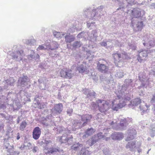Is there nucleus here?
I'll return each instance as SVG.
<instances>
[{
  "label": "nucleus",
  "instance_id": "obj_1",
  "mask_svg": "<svg viewBox=\"0 0 155 155\" xmlns=\"http://www.w3.org/2000/svg\"><path fill=\"white\" fill-rule=\"evenodd\" d=\"M130 10V15L131 17V26L136 31L141 30L144 25L142 21H139L136 18H141L145 15V12L138 7L134 8Z\"/></svg>",
  "mask_w": 155,
  "mask_h": 155
},
{
  "label": "nucleus",
  "instance_id": "obj_2",
  "mask_svg": "<svg viewBox=\"0 0 155 155\" xmlns=\"http://www.w3.org/2000/svg\"><path fill=\"white\" fill-rule=\"evenodd\" d=\"M97 68L99 71L105 74L104 77L100 76V79L103 81L104 84V89L105 90L110 89L111 86L113 85V80L111 73L110 72H108V66L105 64L98 62L97 63Z\"/></svg>",
  "mask_w": 155,
  "mask_h": 155
},
{
  "label": "nucleus",
  "instance_id": "obj_3",
  "mask_svg": "<svg viewBox=\"0 0 155 155\" xmlns=\"http://www.w3.org/2000/svg\"><path fill=\"white\" fill-rule=\"evenodd\" d=\"M104 6L101 5L95 7L94 5L84 8L83 10L82 14L86 18L90 20H98L103 14L101 13Z\"/></svg>",
  "mask_w": 155,
  "mask_h": 155
},
{
  "label": "nucleus",
  "instance_id": "obj_4",
  "mask_svg": "<svg viewBox=\"0 0 155 155\" xmlns=\"http://www.w3.org/2000/svg\"><path fill=\"white\" fill-rule=\"evenodd\" d=\"M119 91L116 93L117 99L129 101L131 99L130 90L124 84L119 88Z\"/></svg>",
  "mask_w": 155,
  "mask_h": 155
},
{
  "label": "nucleus",
  "instance_id": "obj_5",
  "mask_svg": "<svg viewBox=\"0 0 155 155\" xmlns=\"http://www.w3.org/2000/svg\"><path fill=\"white\" fill-rule=\"evenodd\" d=\"M138 79L141 83L140 85L138 87L139 89L147 88V87L150 86L151 82L153 81L152 79L146 77L144 72H140L139 74Z\"/></svg>",
  "mask_w": 155,
  "mask_h": 155
},
{
  "label": "nucleus",
  "instance_id": "obj_6",
  "mask_svg": "<svg viewBox=\"0 0 155 155\" xmlns=\"http://www.w3.org/2000/svg\"><path fill=\"white\" fill-rule=\"evenodd\" d=\"M30 81V78L26 75L23 74L18 79L17 81V86L20 89V91H24L26 88L28 87V83Z\"/></svg>",
  "mask_w": 155,
  "mask_h": 155
},
{
  "label": "nucleus",
  "instance_id": "obj_7",
  "mask_svg": "<svg viewBox=\"0 0 155 155\" xmlns=\"http://www.w3.org/2000/svg\"><path fill=\"white\" fill-rule=\"evenodd\" d=\"M112 56L114 58V62L117 67H119L118 64L122 62L123 60L127 59L129 58V56L125 51H123L121 53L117 51L112 54Z\"/></svg>",
  "mask_w": 155,
  "mask_h": 155
},
{
  "label": "nucleus",
  "instance_id": "obj_8",
  "mask_svg": "<svg viewBox=\"0 0 155 155\" xmlns=\"http://www.w3.org/2000/svg\"><path fill=\"white\" fill-rule=\"evenodd\" d=\"M132 118L127 117L121 119L120 123L118 124H114V126H116L114 129L118 130H126L129 123L132 121Z\"/></svg>",
  "mask_w": 155,
  "mask_h": 155
},
{
  "label": "nucleus",
  "instance_id": "obj_9",
  "mask_svg": "<svg viewBox=\"0 0 155 155\" xmlns=\"http://www.w3.org/2000/svg\"><path fill=\"white\" fill-rule=\"evenodd\" d=\"M73 137L72 135L67 134H63L59 140V141L63 145L65 144L66 145H70L73 143Z\"/></svg>",
  "mask_w": 155,
  "mask_h": 155
},
{
  "label": "nucleus",
  "instance_id": "obj_10",
  "mask_svg": "<svg viewBox=\"0 0 155 155\" xmlns=\"http://www.w3.org/2000/svg\"><path fill=\"white\" fill-rule=\"evenodd\" d=\"M12 59L18 61L22 60L23 57L25 55L24 51L22 50L16 51L10 54Z\"/></svg>",
  "mask_w": 155,
  "mask_h": 155
},
{
  "label": "nucleus",
  "instance_id": "obj_11",
  "mask_svg": "<svg viewBox=\"0 0 155 155\" xmlns=\"http://www.w3.org/2000/svg\"><path fill=\"white\" fill-rule=\"evenodd\" d=\"M63 106L62 103H59L55 104L51 110V114L49 116V117L50 118L51 117H52V114L56 116L61 114L63 111Z\"/></svg>",
  "mask_w": 155,
  "mask_h": 155
},
{
  "label": "nucleus",
  "instance_id": "obj_12",
  "mask_svg": "<svg viewBox=\"0 0 155 155\" xmlns=\"http://www.w3.org/2000/svg\"><path fill=\"white\" fill-rule=\"evenodd\" d=\"M80 120L84 126L90 124L93 117L92 115L91 114H86L82 115H79Z\"/></svg>",
  "mask_w": 155,
  "mask_h": 155
},
{
  "label": "nucleus",
  "instance_id": "obj_13",
  "mask_svg": "<svg viewBox=\"0 0 155 155\" xmlns=\"http://www.w3.org/2000/svg\"><path fill=\"white\" fill-rule=\"evenodd\" d=\"M149 53L148 51L143 49H140L137 51L136 60L139 62L141 63L143 59L148 56Z\"/></svg>",
  "mask_w": 155,
  "mask_h": 155
},
{
  "label": "nucleus",
  "instance_id": "obj_14",
  "mask_svg": "<svg viewBox=\"0 0 155 155\" xmlns=\"http://www.w3.org/2000/svg\"><path fill=\"white\" fill-rule=\"evenodd\" d=\"M63 150L58 146L55 147L50 148L45 153L46 155H54L57 152H60L63 151Z\"/></svg>",
  "mask_w": 155,
  "mask_h": 155
},
{
  "label": "nucleus",
  "instance_id": "obj_15",
  "mask_svg": "<svg viewBox=\"0 0 155 155\" xmlns=\"http://www.w3.org/2000/svg\"><path fill=\"white\" fill-rule=\"evenodd\" d=\"M4 81V83L6 84L4 86V88L8 89L10 88V87L14 86L15 81L13 78H10L5 80Z\"/></svg>",
  "mask_w": 155,
  "mask_h": 155
},
{
  "label": "nucleus",
  "instance_id": "obj_16",
  "mask_svg": "<svg viewBox=\"0 0 155 155\" xmlns=\"http://www.w3.org/2000/svg\"><path fill=\"white\" fill-rule=\"evenodd\" d=\"M41 130L39 127H36L33 129L32 132L33 138L37 140L39 139L41 134Z\"/></svg>",
  "mask_w": 155,
  "mask_h": 155
},
{
  "label": "nucleus",
  "instance_id": "obj_17",
  "mask_svg": "<svg viewBox=\"0 0 155 155\" xmlns=\"http://www.w3.org/2000/svg\"><path fill=\"white\" fill-rule=\"evenodd\" d=\"M128 136L126 139V141H129L133 140L137 134L136 130L134 128L129 129L128 130Z\"/></svg>",
  "mask_w": 155,
  "mask_h": 155
},
{
  "label": "nucleus",
  "instance_id": "obj_18",
  "mask_svg": "<svg viewBox=\"0 0 155 155\" xmlns=\"http://www.w3.org/2000/svg\"><path fill=\"white\" fill-rule=\"evenodd\" d=\"M111 137L113 140H120L123 138L124 136L121 132H117L112 133Z\"/></svg>",
  "mask_w": 155,
  "mask_h": 155
},
{
  "label": "nucleus",
  "instance_id": "obj_19",
  "mask_svg": "<svg viewBox=\"0 0 155 155\" xmlns=\"http://www.w3.org/2000/svg\"><path fill=\"white\" fill-rule=\"evenodd\" d=\"M88 39L89 41L94 42L97 39L98 37L97 31L96 30H92L91 33L88 34Z\"/></svg>",
  "mask_w": 155,
  "mask_h": 155
},
{
  "label": "nucleus",
  "instance_id": "obj_20",
  "mask_svg": "<svg viewBox=\"0 0 155 155\" xmlns=\"http://www.w3.org/2000/svg\"><path fill=\"white\" fill-rule=\"evenodd\" d=\"M95 131V129L92 127L88 128L84 133L82 134L83 135L82 136V138L83 139H85L88 137L91 136L93 134Z\"/></svg>",
  "mask_w": 155,
  "mask_h": 155
},
{
  "label": "nucleus",
  "instance_id": "obj_21",
  "mask_svg": "<svg viewBox=\"0 0 155 155\" xmlns=\"http://www.w3.org/2000/svg\"><path fill=\"white\" fill-rule=\"evenodd\" d=\"M98 109L100 112L103 113L107 111L109 108L108 103L106 101L101 104V105H98Z\"/></svg>",
  "mask_w": 155,
  "mask_h": 155
},
{
  "label": "nucleus",
  "instance_id": "obj_22",
  "mask_svg": "<svg viewBox=\"0 0 155 155\" xmlns=\"http://www.w3.org/2000/svg\"><path fill=\"white\" fill-rule=\"evenodd\" d=\"M141 102V100L139 98H137L133 100L130 102L128 106L129 107L133 109L134 107L137 106L140 104Z\"/></svg>",
  "mask_w": 155,
  "mask_h": 155
},
{
  "label": "nucleus",
  "instance_id": "obj_23",
  "mask_svg": "<svg viewBox=\"0 0 155 155\" xmlns=\"http://www.w3.org/2000/svg\"><path fill=\"white\" fill-rule=\"evenodd\" d=\"M40 56L39 55L35 53L34 51L31 50L30 54L28 55V58L29 60H33L38 61L39 60Z\"/></svg>",
  "mask_w": 155,
  "mask_h": 155
},
{
  "label": "nucleus",
  "instance_id": "obj_24",
  "mask_svg": "<svg viewBox=\"0 0 155 155\" xmlns=\"http://www.w3.org/2000/svg\"><path fill=\"white\" fill-rule=\"evenodd\" d=\"M124 101L123 100L122 102L120 101L117 104L113 105L112 107L113 110L117 111L119 109L121 108L124 107L126 104Z\"/></svg>",
  "mask_w": 155,
  "mask_h": 155
},
{
  "label": "nucleus",
  "instance_id": "obj_25",
  "mask_svg": "<svg viewBox=\"0 0 155 155\" xmlns=\"http://www.w3.org/2000/svg\"><path fill=\"white\" fill-rule=\"evenodd\" d=\"M82 146V144L78 142L73 144L71 147L70 150L72 152H75L79 150V148L81 147Z\"/></svg>",
  "mask_w": 155,
  "mask_h": 155
},
{
  "label": "nucleus",
  "instance_id": "obj_26",
  "mask_svg": "<svg viewBox=\"0 0 155 155\" xmlns=\"http://www.w3.org/2000/svg\"><path fill=\"white\" fill-rule=\"evenodd\" d=\"M65 41L66 43H71L74 41L75 39V37L73 35L70 34H67L65 36Z\"/></svg>",
  "mask_w": 155,
  "mask_h": 155
},
{
  "label": "nucleus",
  "instance_id": "obj_27",
  "mask_svg": "<svg viewBox=\"0 0 155 155\" xmlns=\"http://www.w3.org/2000/svg\"><path fill=\"white\" fill-rule=\"evenodd\" d=\"M150 106V105L146 104L144 105H140L139 108L140 109L141 114L143 115L144 114L147 113L148 110V108Z\"/></svg>",
  "mask_w": 155,
  "mask_h": 155
},
{
  "label": "nucleus",
  "instance_id": "obj_28",
  "mask_svg": "<svg viewBox=\"0 0 155 155\" xmlns=\"http://www.w3.org/2000/svg\"><path fill=\"white\" fill-rule=\"evenodd\" d=\"M133 80L131 79H127L125 80L124 84L130 90L134 86L133 83Z\"/></svg>",
  "mask_w": 155,
  "mask_h": 155
},
{
  "label": "nucleus",
  "instance_id": "obj_29",
  "mask_svg": "<svg viewBox=\"0 0 155 155\" xmlns=\"http://www.w3.org/2000/svg\"><path fill=\"white\" fill-rule=\"evenodd\" d=\"M76 70L78 71L80 73H83L87 70V67L86 65L83 64L78 65L76 67Z\"/></svg>",
  "mask_w": 155,
  "mask_h": 155
},
{
  "label": "nucleus",
  "instance_id": "obj_30",
  "mask_svg": "<svg viewBox=\"0 0 155 155\" xmlns=\"http://www.w3.org/2000/svg\"><path fill=\"white\" fill-rule=\"evenodd\" d=\"M6 107L3 96H0V110H5Z\"/></svg>",
  "mask_w": 155,
  "mask_h": 155
},
{
  "label": "nucleus",
  "instance_id": "obj_31",
  "mask_svg": "<svg viewBox=\"0 0 155 155\" xmlns=\"http://www.w3.org/2000/svg\"><path fill=\"white\" fill-rule=\"evenodd\" d=\"M97 138L94 136H92L87 141V143L90 146H92L98 141Z\"/></svg>",
  "mask_w": 155,
  "mask_h": 155
},
{
  "label": "nucleus",
  "instance_id": "obj_32",
  "mask_svg": "<svg viewBox=\"0 0 155 155\" xmlns=\"http://www.w3.org/2000/svg\"><path fill=\"white\" fill-rule=\"evenodd\" d=\"M75 128L76 129H81L82 127H85L83 125V124L80 120H77L74 123Z\"/></svg>",
  "mask_w": 155,
  "mask_h": 155
},
{
  "label": "nucleus",
  "instance_id": "obj_33",
  "mask_svg": "<svg viewBox=\"0 0 155 155\" xmlns=\"http://www.w3.org/2000/svg\"><path fill=\"white\" fill-rule=\"evenodd\" d=\"M96 94L93 90H90L86 97L91 101L95 97Z\"/></svg>",
  "mask_w": 155,
  "mask_h": 155
},
{
  "label": "nucleus",
  "instance_id": "obj_34",
  "mask_svg": "<svg viewBox=\"0 0 155 155\" xmlns=\"http://www.w3.org/2000/svg\"><path fill=\"white\" fill-rule=\"evenodd\" d=\"M36 41L35 40L34 38L25 40V43L26 44L30 45H34L36 44Z\"/></svg>",
  "mask_w": 155,
  "mask_h": 155
},
{
  "label": "nucleus",
  "instance_id": "obj_35",
  "mask_svg": "<svg viewBox=\"0 0 155 155\" xmlns=\"http://www.w3.org/2000/svg\"><path fill=\"white\" fill-rule=\"evenodd\" d=\"M135 147V142L130 141L128 142L127 144L126 147L127 148H129L130 150H132Z\"/></svg>",
  "mask_w": 155,
  "mask_h": 155
},
{
  "label": "nucleus",
  "instance_id": "obj_36",
  "mask_svg": "<svg viewBox=\"0 0 155 155\" xmlns=\"http://www.w3.org/2000/svg\"><path fill=\"white\" fill-rule=\"evenodd\" d=\"M124 75V73L122 70H117L115 76L116 77L120 78H122Z\"/></svg>",
  "mask_w": 155,
  "mask_h": 155
},
{
  "label": "nucleus",
  "instance_id": "obj_37",
  "mask_svg": "<svg viewBox=\"0 0 155 155\" xmlns=\"http://www.w3.org/2000/svg\"><path fill=\"white\" fill-rule=\"evenodd\" d=\"M110 41V39H108L107 41L104 40L99 44L101 47H104L108 49L110 47V46H107V42Z\"/></svg>",
  "mask_w": 155,
  "mask_h": 155
},
{
  "label": "nucleus",
  "instance_id": "obj_38",
  "mask_svg": "<svg viewBox=\"0 0 155 155\" xmlns=\"http://www.w3.org/2000/svg\"><path fill=\"white\" fill-rule=\"evenodd\" d=\"M82 45L80 41H75L72 45V46L74 48H80Z\"/></svg>",
  "mask_w": 155,
  "mask_h": 155
},
{
  "label": "nucleus",
  "instance_id": "obj_39",
  "mask_svg": "<svg viewBox=\"0 0 155 155\" xmlns=\"http://www.w3.org/2000/svg\"><path fill=\"white\" fill-rule=\"evenodd\" d=\"M72 71L71 69L66 70L65 78L70 79L73 77V74L71 73Z\"/></svg>",
  "mask_w": 155,
  "mask_h": 155
},
{
  "label": "nucleus",
  "instance_id": "obj_40",
  "mask_svg": "<svg viewBox=\"0 0 155 155\" xmlns=\"http://www.w3.org/2000/svg\"><path fill=\"white\" fill-rule=\"evenodd\" d=\"M80 155H89L90 152L85 149L82 148L80 152Z\"/></svg>",
  "mask_w": 155,
  "mask_h": 155
},
{
  "label": "nucleus",
  "instance_id": "obj_41",
  "mask_svg": "<svg viewBox=\"0 0 155 155\" xmlns=\"http://www.w3.org/2000/svg\"><path fill=\"white\" fill-rule=\"evenodd\" d=\"M150 133V136L151 137H153L155 136V125H153L151 126Z\"/></svg>",
  "mask_w": 155,
  "mask_h": 155
},
{
  "label": "nucleus",
  "instance_id": "obj_42",
  "mask_svg": "<svg viewBox=\"0 0 155 155\" xmlns=\"http://www.w3.org/2000/svg\"><path fill=\"white\" fill-rule=\"evenodd\" d=\"M20 102H15L13 106V111L18 110L20 108Z\"/></svg>",
  "mask_w": 155,
  "mask_h": 155
},
{
  "label": "nucleus",
  "instance_id": "obj_43",
  "mask_svg": "<svg viewBox=\"0 0 155 155\" xmlns=\"http://www.w3.org/2000/svg\"><path fill=\"white\" fill-rule=\"evenodd\" d=\"M128 46L130 49L134 50H136L137 48L136 44L133 42L128 43Z\"/></svg>",
  "mask_w": 155,
  "mask_h": 155
},
{
  "label": "nucleus",
  "instance_id": "obj_44",
  "mask_svg": "<svg viewBox=\"0 0 155 155\" xmlns=\"http://www.w3.org/2000/svg\"><path fill=\"white\" fill-rule=\"evenodd\" d=\"M27 125V123L25 120L22 121L21 123L19 128L21 130H23L26 127Z\"/></svg>",
  "mask_w": 155,
  "mask_h": 155
},
{
  "label": "nucleus",
  "instance_id": "obj_45",
  "mask_svg": "<svg viewBox=\"0 0 155 155\" xmlns=\"http://www.w3.org/2000/svg\"><path fill=\"white\" fill-rule=\"evenodd\" d=\"M91 109L94 110H96L98 106L97 104L94 102H92L90 106Z\"/></svg>",
  "mask_w": 155,
  "mask_h": 155
},
{
  "label": "nucleus",
  "instance_id": "obj_46",
  "mask_svg": "<svg viewBox=\"0 0 155 155\" xmlns=\"http://www.w3.org/2000/svg\"><path fill=\"white\" fill-rule=\"evenodd\" d=\"M118 23V22L117 21L116 19L114 18V20H112L111 21L110 24L112 27L114 28L117 26Z\"/></svg>",
  "mask_w": 155,
  "mask_h": 155
},
{
  "label": "nucleus",
  "instance_id": "obj_47",
  "mask_svg": "<svg viewBox=\"0 0 155 155\" xmlns=\"http://www.w3.org/2000/svg\"><path fill=\"white\" fill-rule=\"evenodd\" d=\"M97 139L99 140L102 139L104 137V136L102 132H100L97 134L96 135H94Z\"/></svg>",
  "mask_w": 155,
  "mask_h": 155
},
{
  "label": "nucleus",
  "instance_id": "obj_48",
  "mask_svg": "<svg viewBox=\"0 0 155 155\" xmlns=\"http://www.w3.org/2000/svg\"><path fill=\"white\" fill-rule=\"evenodd\" d=\"M103 153L104 155H110L111 153L108 148H104L103 150Z\"/></svg>",
  "mask_w": 155,
  "mask_h": 155
},
{
  "label": "nucleus",
  "instance_id": "obj_49",
  "mask_svg": "<svg viewBox=\"0 0 155 155\" xmlns=\"http://www.w3.org/2000/svg\"><path fill=\"white\" fill-rule=\"evenodd\" d=\"M31 144L30 143H27L26 145L25 144H23V145H21L20 147V149L21 150H23L26 148V147H28V149H29L30 148H31Z\"/></svg>",
  "mask_w": 155,
  "mask_h": 155
},
{
  "label": "nucleus",
  "instance_id": "obj_50",
  "mask_svg": "<svg viewBox=\"0 0 155 155\" xmlns=\"http://www.w3.org/2000/svg\"><path fill=\"white\" fill-rule=\"evenodd\" d=\"M147 45H149L148 47L149 48L154 47L155 46V39L150 41Z\"/></svg>",
  "mask_w": 155,
  "mask_h": 155
},
{
  "label": "nucleus",
  "instance_id": "obj_51",
  "mask_svg": "<svg viewBox=\"0 0 155 155\" xmlns=\"http://www.w3.org/2000/svg\"><path fill=\"white\" fill-rule=\"evenodd\" d=\"M54 47L51 46L49 48V49L51 50L57 49L59 45L56 43H54Z\"/></svg>",
  "mask_w": 155,
  "mask_h": 155
},
{
  "label": "nucleus",
  "instance_id": "obj_52",
  "mask_svg": "<svg viewBox=\"0 0 155 155\" xmlns=\"http://www.w3.org/2000/svg\"><path fill=\"white\" fill-rule=\"evenodd\" d=\"M66 70L64 71L61 69L60 71V74L61 77L65 78Z\"/></svg>",
  "mask_w": 155,
  "mask_h": 155
},
{
  "label": "nucleus",
  "instance_id": "obj_53",
  "mask_svg": "<svg viewBox=\"0 0 155 155\" xmlns=\"http://www.w3.org/2000/svg\"><path fill=\"white\" fill-rule=\"evenodd\" d=\"M73 112V109L72 108L70 107H68L67 111V114L68 115L71 116L72 115Z\"/></svg>",
  "mask_w": 155,
  "mask_h": 155
},
{
  "label": "nucleus",
  "instance_id": "obj_54",
  "mask_svg": "<svg viewBox=\"0 0 155 155\" xmlns=\"http://www.w3.org/2000/svg\"><path fill=\"white\" fill-rule=\"evenodd\" d=\"M76 27L74 26H73L71 28H70L68 30V32L69 34L70 33H73L76 30Z\"/></svg>",
  "mask_w": 155,
  "mask_h": 155
},
{
  "label": "nucleus",
  "instance_id": "obj_55",
  "mask_svg": "<svg viewBox=\"0 0 155 155\" xmlns=\"http://www.w3.org/2000/svg\"><path fill=\"white\" fill-rule=\"evenodd\" d=\"M53 33L54 36L57 38L61 37V35L59 32L55 31L53 32Z\"/></svg>",
  "mask_w": 155,
  "mask_h": 155
},
{
  "label": "nucleus",
  "instance_id": "obj_56",
  "mask_svg": "<svg viewBox=\"0 0 155 155\" xmlns=\"http://www.w3.org/2000/svg\"><path fill=\"white\" fill-rule=\"evenodd\" d=\"M90 91V90H89L88 89L84 88V89H83L82 91L83 92V93L87 96Z\"/></svg>",
  "mask_w": 155,
  "mask_h": 155
},
{
  "label": "nucleus",
  "instance_id": "obj_57",
  "mask_svg": "<svg viewBox=\"0 0 155 155\" xmlns=\"http://www.w3.org/2000/svg\"><path fill=\"white\" fill-rule=\"evenodd\" d=\"M45 49H46L44 47V46L43 45H39L37 48V50H45Z\"/></svg>",
  "mask_w": 155,
  "mask_h": 155
},
{
  "label": "nucleus",
  "instance_id": "obj_58",
  "mask_svg": "<svg viewBox=\"0 0 155 155\" xmlns=\"http://www.w3.org/2000/svg\"><path fill=\"white\" fill-rule=\"evenodd\" d=\"M94 22H91V23L87 22V27L88 28H90H90H91V26H93Z\"/></svg>",
  "mask_w": 155,
  "mask_h": 155
},
{
  "label": "nucleus",
  "instance_id": "obj_59",
  "mask_svg": "<svg viewBox=\"0 0 155 155\" xmlns=\"http://www.w3.org/2000/svg\"><path fill=\"white\" fill-rule=\"evenodd\" d=\"M84 36V33L83 32H81L79 33L77 36L78 38H82Z\"/></svg>",
  "mask_w": 155,
  "mask_h": 155
},
{
  "label": "nucleus",
  "instance_id": "obj_60",
  "mask_svg": "<svg viewBox=\"0 0 155 155\" xmlns=\"http://www.w3.org/2000/svg\"><path fill=\"white\" fill-rule=\"evenodd\" d=\"M42 142H43L44 143H45V144L46 146H47L48 144L49 143H52V141L51 140H44V141H42Z\"/></svg>",
  "mask_w": 155,
  "mask_h": 155
},
{
  "label": "nucleus",
  "instance_id": "obj_61",
  "mask_svg": "<svg viewBox=\"0 0 155 155\" xmlns=\"http://www.w3.org/2000/svg\"><path fill=\"white\" fill-rule=\"evenodd\" d=\"M150 102L153 104H155V94L153 95V97L150 100Z\"/></svg>",
  "mask_w": 155,
  "mask_h": 155
},
{
  "label": "nucleus",
  "instance_id": "obj_62",
  "mask_svg": "<svg viewBox=\"0 0 155 155\" xmlns=\"http://www.w3.org/2000/svg\"><path fill=\"white\" fill-rule=\"evenodd\" d=\"M36 97L39 99H41V100L42 99V98H43V99H44L45 97L44 96L42 95V94L40 93L38 95H36Z\"/></svg>",
  "mask_w": 155,
  "mask_h": 155
},
{
  "label": "nucleus",
  "instance_id": "obj_63",
  "mask_svg": "<svg viewBox=\"0 0 155 155\" xmlns=\"http://www.w3.org/2000/svg\"><path fill=\"white\" fill-rule=\"evenodd\" d=\"M104 101H105L101 99H99L96 101V103L98 105H101V104H102L103 103H104Z\"/></svg>",
  "mask_w": 155,
  "mask_h": 155
},
{
  "label": "nucleus",
  "instance_id": "obj_64",
  "mask_svg": "<svg viewBox=\"0 0 155 155\" xmlns=\"http://www.w3.org/2000/svg\"><path fill=\"white\" fill-rule=\"evenodd\" d=\"M38 82L39 84H42L44 83V78H41L38 79Z\"/></svg>",
  "mask_w": 155,
  "mask_h": 155
}]
</instances>
